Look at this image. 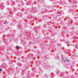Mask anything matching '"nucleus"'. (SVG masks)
I'll use <instances>...</instances> for the list:
<instances>
[{"mask_svg":"<svg viewBox=\"0 0 78 78\" xmlns=\"http://www.w3.org/2000/svg\"><path fill=\"white\" fill-rule=\"evenodd\" d=\"M65 59H66V62H69V60L67 59H66V58H65Z\"/></svg>","mask_w":78,"mask_h":78,"instance_id":"nucleus-1","label":"nucleus"},{"mask_svg":"<svg viewBox=\"0 0 78 78\" xmlns=\"http://www.w3.org/2000/svg\"><path fill=\"white\" fill-rule=\"evenodd\" d=\"M16 48H17V49H19V47L18 46H16Z\"/></svg>","mask_w":78,"mask_h":78,"instance_id":"nucleus-2","label":"nucleus"},{"mask_svg":"<svg viewBox=\"0 0 78 78\" xmlns=\"http://www.w3.org/2000/svg\"><path fill=\"white\" fill-rule=\"evenodd\" d=\"M62 60L63 61H64V62H65V60H64V58H62Z\"/></svg>","mask_w":78,"mask_h":78,"instance_id":"nucleus-3","label":"nucleus"},{"mask_svg":"<svg viewBox=\"0 0 78 78\" xmlns=\"http://www.w3.org/2000/svg\"><path fill=\"white\" fill-rule=\"evenodd\" d=\"M4 24H7V22L6 21L4 23Z\"/></svg>","mask_w":78,"mask_h":78,"instance_id":"nucleus-4","label":"nucleus"},{"mask_svg":"<svg viewBox=\"0 0 78 78\" xmlns=\"http://www.w3.org/2000/svg\"><path fill=\"white\" fill-rule=\"evenodd\" d=\"M35 9V8L33 7L32 9H33V10H34V9Z\"/></svg>","mask_w":78,"mask_h":78,"instance_id":"nucleus-5","label":"nucleus"},{"mask_svg":"<svg viewBox=\"0 0 78 78\" xmlns=\"http://www.w3.org/2000/svg\"><path fill=\"white\" fill-rule=\"evenodd\" d=\"M1 71H2V69H0V72H1Z\"/></svg>","mask_w":78,"mask_h":78,"instance_id":"nucleus-6","label":"nucleus"}]
</instances>
